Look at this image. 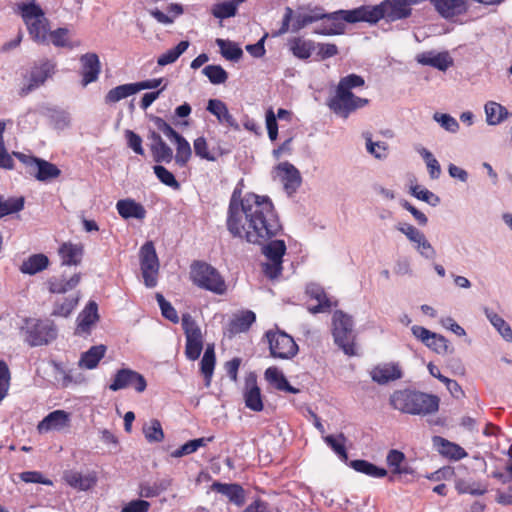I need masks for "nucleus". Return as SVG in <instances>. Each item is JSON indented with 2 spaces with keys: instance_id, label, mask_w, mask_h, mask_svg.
<instances>
[{
  "instance_id": "1",
  "label": "nucleus",
  "mask_w": 512,
  "mask_h": 512,
  "mask_svg": "<svg viewBox=\"0 0 512 512\" xmlns=\"http://www.w3.org/2000/svg\"><path fill=\"white\" fill-rule=\"evenodd\" d=\"M226 226L233 237L252 244H262L282 231L278 214L268 196L247 193L241 198L238 188L230 198Z\"/></svg>"
},
{
  "instance_id": "2",
  "label": "nucleus",
  "mask_w": 512,
  "mask_h": 512,
  "mask_svg": "<svg viewBox=\"0 0 512 512\" xmlns=\"http://www.w3.org/2000/svg\"><path fill=\"white\" fill-rule=\"evenodd\" d=\"M389 403L393 409L404 414L430 415L438 411L440 399L434 394L405 388L395 390L390 395Z\"/></svg>"
},
{
  "instance_id": "3",
  "label": "nucleus",
  "mask_w": 512,
  "mask_h": 512,
  "mask_svg": "<svg viewBox=\"0 0 512 512\" xmlns=\"http://www.w3.org/2000/svg\"><path fill=\"white\" fill-rule=\"evenodd\" d=\"M341 13H343V23L351 24L358 22L376 24L381 19L387 22H395L405 19V15H407L402 9L396 8L392 0H384L374 6L364 5L352 10H343Z\"/></svg>"
},
{
  "instance_id": "4",
  "label": "nucleus",
  "mask_w": 512,
  "mask_h": 512,
  "mask_svg": "<svg viewBox=\"0 0 512 512\" xmlns=\"http://www.w3.org/2000/svg\"><path fill=\"white\" fill-rule=\"evenodd\" d=\"M343 10L326 13L321 6L301 5L297 8L295 21L292 23V32L297 33L304 27L319 20L328 19L332 21L333 27L316 30L320 35H340L344 33Z\"/></svg>"
},
{
  "instance_id": "5",
  "label": "nucleus",
  "mask_w": 512,
  "mask_h": 512,
  "mask_svg": "<svg viewBox=\"0 0 512 512\" xmlns=\"http://www.w3.org/2000/svg\"><path fill=\"white\" fill-rule=\"evenodd\" d=\"M16 12L22 17L30 37L39 44H48L49 20L36 0L17 3Z\"/></svg>"
},
{
  "instance_id": "6",
  "label": "nucleus",
  "mask_w": 512,
  "mask_h": 512,
  "mask_svg": "<svg viewBox=\"0 0 512 512\" xmlns=\"http://www.w3.org/2000/svg\"><path fill=\"white\" fill-rule=\"evenodd\" d=\"M190 278L197 287L218 295L226 293L227 286L219 271L211 264L195 260L190 266Z\"/></svg>"
},
{
  "instance_id": "7",
  "label": "nucleus",
  "mask_w": 512,
  "mask_h": 512,
  "mask_svg": "<svg viewBox=\"0 0 512 512\" xmlns=\"http://www.w3.org/2000/svg\"><path fill=\"white\" fill-rule=\"evenodd\" d=\"M56 62L47 58L33 62L30 70L23 76L27 82L20 90L19 95L24 97L44 85L47 79L56 73Z\"/></svg>"
},
{
  "instance_id": "8",
  "label": "nucleus",
  "mask_w": 512,
  "mask_h": 512,
  "mask_svg": "<svg viewBox=\"0 0 512 512\" xmlns=\"http://www.w3.org/2000/svg\"><path fill=\"white\" fill-rule=\"evenodd\" d=\"M21 331L31 347L47 345L57 337V328L50 320L26 319Z\"/></svg>"
},
{
  "instance_id": "9",
  "label": "nucleus",
  "mask_w": 512,
  "mask_h": 512,
  "mask_svg": "<svg viewBox=\"0 0 512 512\" xmlns=\"http://www.w3.org/2000/svg\"><path fill=\"white\" fill-rule=\"evenodd\" d=\"M333 337L335 343L344 351L346 355H354L353 319L350 315L341 310L333 314Z\"/></svg>"
},
{
  "instance_id": "10",
  "label": "nucleus",
  "mask_w": 512,
  "mask_h": 512,
  "mask_svg": "<svg viewBox=\"0 0 512 512\" xmlns=\"http://www.w3.org/2000/svg\"><path fill=\"white\" fill-rule=\"evenodd\" d=\"M13 155L29 169L28 173L40 182H49L61 175V170L45 159L16 151Z\"/></svg>"
},
{
  "instance_id": "11",
  "label": "nucleus",
  "mask_w": 512,
  "mask_h": 512,
  "mask_svg": "<svg viewBox=\"0 0 512 512\" xmlns=\"http://www.w3.org/2000/svg\"><path fill=\"white\" fill-rule=\"evenodd\" d=\"M369 100L356 96L352 91L336 87L335 94L327 101V106L336 115L347 118L351 113L368 104Z\"/></svg>"
},
{
  "instance_id": "12",
  "label": "nucleus",
  "mask_w": 512,
  "mask_h": 512,
  "mask_svg": "<svg viewBox=\"0 0 512 512\" xmlns=\"http://www.w3.org/2000/svg\"><path fill=\"white\" fill-rule=\"evenodd\" d=\"M269 343L270 354L273 358L291 359L298 352L294 339L282 331H267L265 334Z\"/></svg>"
},
{
  "instance_id": "13",
  "label": "nucleus",
  "mask_w": 512,
  "mask_h": 512,
  "mask_svg": "<svg viewBox=\"0 0 512 512\" xmlns=\"http://www.w3.org/2000/svg\"><path fill=\"white\" fill-rule=\"evenodd\" d=\"M159 266L154 244L148 241L140 248V268L146 287L153 288L157 285Z\"/></svg>"
},
{
  "instance_id": "14",
  "label": "nucleus",
  "mask_w": 512,
  "mask_h": 512,
  "mask_svg": "<svg viewBox=\"0 0 512 512\" xmlns=\"http://www.w3.org/2000/svg\"><path fill=\"white\" fill-rule=\"evenodd\" d=\"M386 463L390 469L389 481L393 482L398 476L414 475V469L408 464L405 454L397 449L389 450L386 456Z\"/></svg>"
},
{
  "instance_id": "15",
  "label": "nucleus",
  "mask_w": 512,
  "mask_h": 512,
  "mask_svg": "<svg viewBox=\"0 0 512 512\" xmlns=\"http://www.w3.org/2000/svg\"><path fill=\"white\" fill-rule=\"evenodd\" d=\"M245 406L254 411L260 412L264 408L261 390L257 385L256 376L251 374L245 380V388L243 392Z\"/></svg>"
},
{
  "instance_id": "16",
  "label": "nucleus",
  "mask_w": 512,
  "mask_h": 512,
  "mask_svg": "<svg viewBox=\"0 0 512 512\" xmlns=\"http://www.w3.org/2000/svg\"><path fill=\"white\" fill-rule=\"evenodd\" d=\"M70 424V413L64 410H54L39 422L37 429L39 433H46L52 430L60 431Z\"/></svg>"
},
{
  "instance_id": "17",
  "label": "nucleus",
  "mask_w": 512,
  "mask_h": 512,
  "mask_svg": "<svg viewBox=\"0 0 512 512\" xmlns=\"http://www.w3.org/2000/svg\"><path fill=\"white\" fill-rule=\"evenodd\" d=\"M430 2L444 19H452L468 10L467 0H430Z\"/></svg>"
},
{
  "instance_id": "18",
  "label": "nucleus",
  "mask_w": 512,
  "mask_h": 512,
  "mask_svg": "<svg viewBox=\"0 0 512 512\" xmlns=\"http://www.w3.org/2000/svg\"><path fill=\"white\" fill-rule=\"evenodd\" d=\"M80 62L82 65V85L87 86L98 79L101 71L100 60L96 53L90 52L82 55Z\"/></svg>"
},
{
  "instance_id": "19",
  "label": "nucleus",
  "mask_w": 512,
  "mask_h": 512,
  "mask_svg": "<svg viewBox=\"0 0 512 512\" xmlns=\"http://www.w3.org/2000/svg\"><path fill=\"white\" fill-rule=\"evenodd\" d=\"M277 169L283 172L282 182L286 192L289 195L295 193L302 184V177L299 170L288 161L279 163Z\"/></svg>"
},
{
  "instance_id": "20",
  "label": "nucleus",
  "mask_w": 512,
  "mask_h": 512,
  "mask_svg": "<svg viewBox=\"0 0 512 512\" xmlns=\"http://www.w3.org/2000/svg\"><path fill=\"white\" fill-rule=\"evenodd\" d=\"M206 109L217 118L219 123L224 124L234 130L240 129L238 122L229 112L227 105L222 100L210 99L207 103Z\"/></svg>"
},
{
  "instance_id": "21",
  "label": "nucleus",
  "mask_w": 512,
  "mask_h": 512,
  "mask_svg": "<svg viewBox=\"0 0 512 512\" xmlns=\"http://www.w3.org/2000/svg\"><path fill=\"white\" fill-rule=\"evenodd\" d=\"M98 320V304L90 300L77 317V331L79 333H90L92 326Z\"/></svg>"
},
{
  "instance_id": "22",
  "label": "nucleus",
  "mask_w": 512,
  "mask_h": 512,
  "mask_svg": "<svg viewBox=\"0 0 512 512\" xmlns=\"http://www.w3.org/2000/svg\"><path fill=\"white\" fill-rule=\"evenodd\" d=\"M416 59L418 63L437 68L440 71H446L453 64V60L448 52H423Z\"/></svg>"
},
{
  "instance_id": "23",
  "label": "nucleus",
  "mask_w": 512,
  "mask_h": 512,
  "mask_svg": "<svg viewBox=\"0 0 512 512\" xmlns=\"http://www.w3.org/2000/svg\"><path fill=\"white\" fill-rule=\"evenodd\" d=\"M212 490L226 496L229 501L236 506H242L245 503V491L243 487L237 483H221L214 482L211 486Z\"/></svg>"
},
{
  "instance_id": "24",
  "label": "nucleus",
  "mask_w": 512,
  "mask_h": 512,
  "mask_svg": "<svg viewBox=\"0 0 512 512\" xmlns=\"http://www.w3.org/2000/svg\"><path fill=\"white\" fill-rule=\"evenodd\" d=\"M80 280L81 273H75L69 279H66L64 275L61 277L52 276L47 280L46 284L50 293L64 294L76 288Z\"/></svg>"
},
{
  "instance_id": "25",
  "label": "nucleus",
  "mask_w": 512,
  "mask_h": 512,
  "mask_svg": "<svg viewBox=\"0 0 512 512\" xmlns=\"http://www.w3.org/2000/svg\"><path fill=\"white\" fill-rule=\"evenodd\" d=\"M372 380L380 385L402 378V371L397 364L378 365L371 371Z\"/></svg>"
},
{
  "instance_id": "26",
  "label": "nucleus",
  "mask_w": 512,
  "mask_h": 512,
  "mask_svg": "<svg viewBox=\"0 0 512 512\" xmlns=\"http://www.w3.org/2000/svg\"><path fill=\"white\" fill-rule=\"evenodd\" d=\"M265 379L277 390L291 394H298L300 390L292 386L283 372L277 367L272 366L266 369L264 373Z\"/></svg>"
},
{
  "instance_id": "27",
  "label": "nucleus",
  "mask_w": 512,
  "mask_h": 512,
  "mask_svg": "<svg viewBox=\"0 0 512 512\" xmlns=\"http://www.w3.org/2000/svg\"><path fill=\"white\" fill-rule=\"evenodd\" d=\"M116 209L119 215L124 219H138L142 220L146 216L144 206L133 199H122L116 204Z\"/></svg>"
},
{
  "instance_id": "28",
  "label": "nucleus",
  "mask_w": 512,
  "mask_h": 512,
  "mask_svg": "<svg viewBox=\"0 0 512 512\" xmlns=\"http://www.w3.org/2000/svg\"><path fill=\"white\" fill-rule=\"evenodd\" d=\"M306 294L318 302L317 305L308 307L310 313L317 314L330 309L331 302L327 298L326 293L321 286L313 283L309 284L306 287Z\"/></svg>"
},
{
  "instance_id": "29",
  "label": "nucleus",
  "mask_w": 512,
  "mask_h": 512,
  "mask_svg": "<svg viewBox=\"0 0 512 512\" xmlns=\"http://www.w3.org/2000/svg\"><path fill=\"white\" fill-rule=\"evenodd\" d=\"M289 50L299 60H308L316 50V42L295 37L289 40Z\"/></svg>"
},
{
  "instance_id": "30",
  "label": "nucleus",
  "mask_w": 512,
  "mask_h": 512,
  "mask_svg": "<svg viewBox=\"0 0 512 512\" xmlns=\"http://www.w3.org/2000/svg\"><path fill=\"white\" fill-rule=\"evenodd\" d=\"M64 479L69 486L80 491H87L92 488L97 478L94 474L83 475L77 471H68L64 475Z\"/></svg>"
},
{
  "instance_id": "31",
  "label": "nucleus",
  "mask_w": 512,
  "mask_h": 512,
  "mask_svg": "<svg viewBox=\"0 0 512 512\" xmlns=\"http://www.w3.org/2000/svg\"><path fill=\"white\" fill-rule=\"evenodd\" d=\"M433 442L439 446L440 454L452 460H460L468 455L464 448L443 437L435 436Z\"/></svg>"
},
{
  "instance_id": "32",
  "label": "nucleus",
  "mask_w": 512,
  "mask_h": 512,
  "mask_svg": "<svg viewBox=\"0 0 512 512\" xmlns=\"http://www.w3.org/2000/svg\"><path fill=\"white\" fill-rule=\"evenodd\" d=\"M106 350L107 348L103 344L90 347L81 354L79 366L90 370L96 368L100 360L105 356Z\"/></svg>"
},
{
  "instance_id": "33",
  "label": "nucleus",
  "mask_w": 512,
  "mask_h": 512,
  "mask_svg": "<svg viewBox=\"0 0 512 512\" xmlns=\"http://www.w3.org/2000/svg\"><path fill=\"white\" fill-rule=\"evenodd\" d=\"M349 467L353 468L355 471L359 473H363L373 478H383L388 475V472L385 468L379 467L367 460L356 459V460H348L346 463Z\"/></svg>"
},
{
  "instance_id": "34",
  "label": "nucleus",
  "mask_w": 512,
  "mask_h": 512,
  "mask_svg": "<svg viewBox=\"0 0 512 512\" xmlns=\"http://www.w3.org/2000/svg\"><path fill=\"white\" fill-rule=\"evenodd\" d=\"M49 265V258L42 253L29 256L20 266L23 274L35 275L45 270Z\"/></svg>"
},
{
  "instance_id": "35",
  "label": "nucleus",
  "mask_w": 512,
  "mask_h": 512,
  "mask_svg": "<svg viewBox=\"0 0 512 512\" xmlns=\"http://www.w3.org/2000/svg\"><path fill=\"white\" fill-rule=\"evenodd\" d=\"M172 484V480L170 478H163L150 483H141L139 485V496L142 498H153L159 496L161 493L165 492Z\"/></svg>"
},
{
  "instance_id": "36",
  "label": "nucleus",
  "mask_w": 512,
  "mask_h": 512,
  "mask_svg": "<svg viewBox=\"0 0 512 512\" xmlns=\"http://www.w3.org/2000/svg\"><path fill=\"white\" fill-rule=\"evenodd\" d=\"M63 265H78L83 256V248L72 243H63L59 248Z\"/></svg>"
},
{
  "instance_id": "37",
  "label": "nucleus",
  "mask_w": 512,
  "mask_h": 512,
  "mask_svg": "<svg viewBox=\"0 0 512 512\" xmlns=\"http://www.w3.org/2000/svg\"><path fill=\"white\" fill-rule=\"evenodd\" d=\"M256 321V315L253 311L247 310L240 315L235 316L229 322V331L231 334L246 332Z\"/></svg>"
},
{
  "instance_id": "38",
  "label": "nucleus",
  "mask_w": 512,
  "mask_h": 512,
  "mask_svg": "<svg viewBox=\"0 0 512 512\" xmlns=\"http://www.w3.org/2000/svg\"><path fill=\"white\" fill-rule=\"evenodd\" d=\"M215 43L219 47L222 57L226 60L237 62L242 58L243 50L236 42L217 38Z\"/></svg>"
},
{
  "instance_id": "39",
  "label": "nucleus",
  "mask_w": 512,
  "mask_h": 512,
  "mask_svg": "<svg viewBox=\"0 0 512 512\" xmlns=\"http://www.w3.org/2000/svg\"><path fill=\"white\" fill-rule=\"evenodd\" d=\"M216 363L214 345H207L200 362V370L205 379V386H210Z\"/></svg>"
},
{
  "instance_id": "40",
  "label": "nucleus",
  "mask_w": 512,
  "mask_h": 512,
  "mask_svg": "<svg viewBox=\"0 0 512 512\" xmlns=\"http://www.w3.org/2000/svg\"><path fill=\"white\" fill-rule=\"evenodd\" d=\"M272 238L261 244L263 246L262 253L268 260L283 261V256L286 253V244L284 240H271Z\"/></svg>"
},
{
  "instance_id": "41",
  "label": "nucleus",
  "mask_w": 512,
  "mask_h": 512,
  "mask_svg": "<svg viewBox=\"0 0 512 512\" xmlns=\"http://www.w3.org/2000/svg\"><path fill=\"white\" fill-rule=\"evenodd\" d=\"M485 315L493 327L499 334L507 341L512 342V329L511 326L497 313L489 308H485Z\"/></svg>"
},
{
  "instance_id": "42",
  "label": "nucleus",
  "mask_w": 512,
  "mask_h": 512,
  "mask_svg": "<svg viewBox=\"0 0 512 512\" xmlns=\"http://www.w3.org/2000/svg\"><path fill=\"white\" fill-rule=\"evenodd\" d=\"M79 302V294L65 297L62 301H56L51 315L55 317H68L74 311Z\"/></svg>"
},
{
  "instance_id": "43",
  "label": "nucleus",
  "mask_w": 512,
  "mask_h": 512,
  "mask_svg": "<svg viewBox=\"0 0 512 512\" xmlns=\"http://www.w3.org/2000/svg\"><path fill=\"white\" fill-rule=\"evenodd\" d=\"M136 93L135 83L122 84L108 91L105 103L113 104Z\"/></svg>"
},
{
  "instance_id": "44",
  "label": "nucleus",
  "mask_w": 512,
  "mask_h": 512,
  "mask_svg": "<svg viewBox=\"0 0 512 512\" xmlns=\"http://www.w3.org/2000/svg\"><path fill=\"white\" fill-rule=\"evenodd\" d=\"M325 443L337 454L339 459L345 464L348 463L349 457L345 447L346 437L343 433L334 435H327L324 437Z\"/></svg>"
},
{
  "instance_id": "45",
  "label": "nucleus",
  "mask_w": 512,
  "mask_h": 512,
  "mask_svg": "<svg viewBox=\"0 0 512 512\" xmlns=\"http://www.w3.org/2000/svg\"><path fill=\"white\" fill-rule=\"evenodd\" d=\"M485 113L487 123L489 125H496L507 117L508 110L501 104L490 101L485 105Z\"/></svg>"
},
{
  "instance_id": "46",
  "label": "nucleus",
  "mask_w": 512,
  "mask_h": 512,
  "mask_svg": "<svg viewBox=\"0 0 512 512\" xmlns=\"http://www.w3.org/2000/svg\"><path fill=\"white\" fill-rule=\"evenodd\" d=\"M190 43L187 40L180 41L174 48L167 50L157 59L159 66H166L177 61V59L188 49Z\"/></svg>"
},
{
  "instance_id": "47",
  "label": "nucleus",
  "mask_w": 512,
  "mask_h": 512,
  "mask_svg": "<svg viewBox=\"0 0 512 512\" xmlns=\"http://www.w3.org/2000/svg\"><path fill=\"white\" fill-rule=\"evenodd\" d=\"M174 143L176 144V155H175V162L180 167L186 166L188 161L191 158L192 150L189 142L182 136L179 135L177 138H175Z\"/></svg>"
},
{
  "instance_id": "48",
  "label": "nucleus",
  "mask_w": 512,
  "mask_h": 512,
  "mask_svg": "<svg viewBox=\"0 0 512 512\" xmlns=\"http://www.w3.org/2000/svg\"><path fill=\"white\" fill-rule=\"evenodd\" d=\"M135 371L129 368L119 369L112 382L109 385V389L112 391H118L121 389H125L130 385H133V376Z\"/></svg>"
},
{
  "instance_id": "49",
  "label": "nucleus",
  "mask_w": 512,
  "mask_h": 512,
  "mask_svg": "<svg viewBox=\"0 0 512 512\" xmlns=\"http://www.w3.org/2000/svg\"><path fill=\"white\" fill-rule=\"evenodd\" d=\"M54 126L58 129H64L70 123L69 113L56 107H47L44 113Z\"/></svg>"
},
{
  "instance_id": "50",
  "label": "nucleus",
  "mask_w": 512,
  "mask_h": 512,
  "mask_svg": "<svg viewBox=\"0 0 512 512\" xmlns=\"http://www.w3.org/2000/svg\"><path fill=\"white\" fill-rule=\"evenodd\" d=\"M202 73L214 85L223 84L228 79V73L221 65H207L203 68Z\"/></svg>"
},
{
  "instance_id": "51",
  "label": "nucleus",
  "mask_w": 512,
  "mask_h": 512,
  "mask_svg": "<svg viewBox=\"0 0 512 512\" xmlns=\"http://www.w3.org/2000/svg\"><path fill=\"white\" fill-rule=\"evenodd\" d=\"M429 349L436 352L437 354H452L454 347L450 344L449 340L441 334H433L431 340L426 345Z\"/></svg>"
},
{
  "instance_id": "52",
  "label": "nucleus",
  "mask_w": 512,
  "mask_h": 512,
  "mask_svg": "<svg viewBox=\"0 0 512 512\" xmlns=\"http://www.w3.org/2000/svg\"><path fill=\"white\" fill-rule=\"evenodd\" d=\"M24 198L16 197V198H8L3 199L0 198V218H3L7 215L17 213L24 208Z\"/></svg>"
},
{
  "instance_id": "53",
  "label": "nucleus",
  "mask_w": 512,
  "mask_h": 512,
  "mask_svg": "<svg viewBox=\"0 0 512 512\" xmlns=\"http://www.w3.org/2000/svg\"><path fill=\"white\" fill-rule=\"evenodd\" d=\"M150 151L156 163H170L174 157L172 148L164 140L157 146H151Z\"/></svg>"
},
{
  "instance_id": "54",
  "label": "nucleus",
  "mask_w": 512,
  "mask_h": 512,
  "mask_svg": "<svg viewBox=\"0 0 512 512\" xmlns=\"http://www.w3.org/2000/svg\"><path fill=\"white\" fill-rule=\"evenodd\" d=\"M51 42L58 48H72L69 40V30L64 27L57 28L48 32V42Z\"/></svg>"
},
{
  "instance_id": "55",
  "label": "nucleus",
  "mask_w": 512,
  "mask_h": 512,
  "mask_svg": "<svg viewBox=\"0 0 512 512\" xmlns=\"http://www.w3.org/2000/svg\"><path fill=\"white\" fill-rule=\"evenodd\" d=\"M143 433L149 443L161 442L164 439V432L161 423L157 419H152L148 424L143 426Z\"/></svg>"
},
{
  "instance_id": "56",
  "label": "nucleus",
  "mask_w": 512,
  "mask_h": 512,
  "mask_svg": "<svg viewBox=\"0 0 512 512\" xmlns=\"http://www.w3.org/2000/svg\"><path fill=\"white\" fill-rule=\"evenodd\" d=\"M424 159L431 179H438L441 175V166L433 154L424 147L417 149Z\"/></svg>"
},
{
  "instance_id": "57",
  "label": "nucleus",
  "mask_w": 512,
  "mask_h": 512,
  "mask_svg": "<svg viewBox=\"0 0 512 512\" xmlns=\"http://www.w3.org/2000/svg\"><path fill=\"white\" fill-rule=\"evenodd\" d=\"M153 171L161 183H163L166 186H169L175 190L180 189V183L176 180L174 174L172 172H170L168 169H166L164 166L155 165L153 167Z\"/></svg>"
},
{
  "instance_id": "58",
  "label": "nucleus",
  "mask_w": 512,
  "mask_h": 512,
  "mask_svg": "<svg viewBox=\"0 0 512 512\" xmlns=\"http://www.w3.org/2000/svg\"><path fill=\"white\" fill-rule=\"evenodd\" d=\"M410 192L415 198L424 201L433 207H436L441 202L438 195L426 188H421L419 185L412 186Z\"/></svg>"
},
{
  "instance_id": "59",
  "label": "nucleus",
  "mask_w": 512,
  "mask_h": 512,
  "mask_svg": "<svg viewBox=\"0 0 512 512\" xmlns=\"http://www.w3.org/2000/svg\"><path fill=\"white\" fill-rule=\"evenodd\" d=\"M156 300L161 310V314L164 318L171 321L172 323L179 322V316L176 309L171 305L169 301L161 293H156Z\"/></svg>"
},
{
  "instance_id": "60",
  "label": "nucleus",
  "mask_w": 512,
  "mask_h": 512,
  "mask_svg": "<svg viewBox=\"0 0 512 512\" xmlns=\"http://www.w3.org/2000/svg\"><path fill=\"white\" fill-rule=\"evenodd\" d=\"M364 85L365 80L361 75L351 73L340 78L337 88L344 91H352V89L363 87Z\"/></svg>"
},
{
  "instance_id": "61",
  "label": "nucleus",
  "mask_w": 512,
  "mask_h": 512,
  "mask_svg": "<svg viewBox=\"0 0 512 512\" xmlns=\"http://www.w3.org/2000/svg\"><path fill=\"white\" fill-rule=\"evenodd\" d=\"M365 139L367 151L370 154H372L376 159L382 160L387 157L388 145L386 142H373L370 135L366 136Z\"/></svg>"
},
{
  "instance_id": "62",
  "label": "nucleus",
  "mask_w": 512,
  "mask_h": 512,
  "mask_svg": "<svg viewBox=\"0 0 512 512\" xmlns=\"http://www.w3.org/2000/svg\"><path fill=\"white\" fill-rule=\"evenodd\" d=\"M195 155L201 159L214 162L217 160V156L208 150V144L205 137L201 136L194 140L193 143Z\"/></svg>"
},
{
  "instance_id": "63",
  "label": "nucleus",
  "mask_w": 512,
  "mask_h": 512,
  "mask_svg": "<svg viewBox=\"0 0 512 512\" xmlns=\"http://www.w3.org/2000/svg\"><path fill=\"white\" fill-rule=\"evenodd\" d=\"M433 119L448 132L456 133L459 129V123L450 114L436 112L433 115Z\"/></svg>"
},
{
  "instance_id": "64",
  "label": "nucleus",
  "mask_w": 512,
  "mask_h": 512,
  "mask_svg": "<svg viewBox=\"0 0 512 512\" xmlns=\"http://www.w3.org/2000/svg\"><path fill=\"white\" fill-rule=\"evenodd\" d=\"M237 13V9L235 4L230 1H225L222 3H218L213 8V15L219 19H226L235 16Z\"/></svg>"
}]
</instances>
